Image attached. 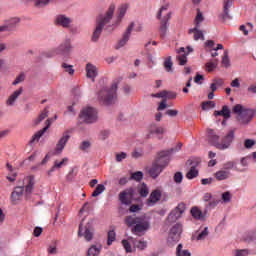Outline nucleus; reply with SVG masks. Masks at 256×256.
<instances>
[{
  "mask_svg": "<svg viewBox=\"0 0 256 256\" xmlns=\"http://www.w3.org/2000/svg\"><path fill=\"white\" fill-rule=\"evenodd\" d=\"M132 243H134V247L144 250L147 248V242L146 241H141V240H132Z\"/></svg>",
  "mask_w": 256,
  "mask_h": 256,
  "instance_id": "41",
  "label": "nucleus"
},
{
  "mask_svg": "<svg viewBox=\"0 0 256 256\" xmlns=\"http://www.w3.org/2000/svg\"><path fill=\"white\" fill-rule=\"evenodd\" d=\"M235 256H249V250H247V249L236 250L235 251Z\"/></svg>",
  "mask_w": 256,
  "mask_h": 256,
  "instance_id": "60",
  "label": "nucleus"
},
{
  "mask_svg": "<svg viewBox=\"0 0 256 256\" xmlns=\"http://www.w3.org/2000/svg\"><path fill=\"white\" fill-rule=\"evenodd\" d=\"M48 117V110L45 108L42 113L34 120V125L38 126L42 121Z\"/></svg>",
  "mask_w": 256,
  "mask_h": 256,
  "instance_id": "34",
  "label": "nucleus"
},
{
  "mask_svg": "<svg viewBox=\"0 0 256 256\" xmlns=\"http://www.w3.org/2000/svg\"><path fill=\"white\" fill-rule=\"evenodd\" d=\"M167 11H168V6H162L156 16L158 19H161L163 15V18L160 21V27H159V33H160L161 39H164L166 37L167 30H168L167 24H168V21H170L171 19V13Z\"/></svg>",
  "mask_w": 256,
  "mask_h": 256,
  "instance_id": "6",
  "label": "nucleus"
},
{
  "mask_svg": "<svg viewBox=\"0 0 256 256\" xmlns=\"http://www.w3.org/2000/svg\"><path fill=\"white\" fill-rule=\"evenodd\" d=\"M55 23L57 26H60L64 29H70L73 20L66 15L61 14L56 17Z\"/></svg>",
  "mask_w": 256,
  "mask_h": 256,
  "instance_id": "15",
  "label": "nucleus"
},
{
  "mask_svg": "<svg viewBox=\"0 0 256 256\" xmlns=\"http://www.w3.org/2000/svg\"><path fill=\"white\" fill-rule=\"evenodd\" d=\"M57 0H37L35 2L36 7H45L48 3H55Z\"/></svg>",
  "mask_w": 256,
  "mask_h": 256,
  "instance_id": "49",
  "label": "nucleus"
},
{
  "mask_svg": "<svg viewBox=\"0 0 256 256\" xmlns=\"http://www.w3.org/2000/svg\"><path fill=\"white\" fill-rule=\"evenodd\" d=\"M45 134L44 130H39L37 131L33 136L32 139L30 140V144H33L35 142H39L40 138Z\"/></svg>",
  "mask_w": 256,
  "mask_h": 256,
  "instance_id": "39",
  "label": "nucleus"
},
{
  "mask_svg": "<svg viewBox=\"0 0 256 256\" xmlns=\"http://www.w3.org/2000/svg\"><path fill=\"white\" fill-rule=\"evenodd\" d=\"M189 34H193L194 41H205V36L201 30L198 29V27H195L193 29H189Z\"/></svg>",
  "mask_w": 256,
  "mask_h": 256,
  "instance_id": "29",
  "label": "nucleus"
},
{
  "mask_svg": "<svg viewBox=\"0 0 256 256\" xmlns=\"http://www.w3.org/2000/svg\"><path fill=\"white\" fill-rule=\"evenodd\" d=\"M173 180L176 184H181L183 181V173L178 171L174 173Z\"/></svg>",
  "mask_w": 256,
  "mask_h": 256,
  "instance_id": "48",
  "label": "nucleus"
},
{
  "mask_svg": "<svg viewBox=\"0 0 256 256\" xmlns=\"http://www.w3.org/2000/svg\"><path fill=\"white\" fill-rule=\"evenodd\" d=\"M255 144H256V141L253 139H246L244 141V146L246 149H251L253 146H255Z\"/></svg>",
  "mask_w": 256,
  "mask_h": 256,
  "instance_id": "57",
  "label": "nucleus"
},
{
  "mask_svg": "<svg viewBox=\"0 0 256 256\" xmlns=\"http://www.w3.org/2000/svg\"><path fill=\"white\" fill-rule=\"evenodd\" d=\"M218 65H219V59L214 58V59L208 61V62L205 64L206 71L209 72V73H211V72H213L215 69L218 68Z\"/></svg>",
  "mask_w": 256,
  "mask_h": 256,
  "instance_id": "32",
  "label": "nucleus"
},
{
  "mask_svg": "<svg viewBox=\"0 0 256 256\" xmlns=\"http://www.w3.org/2000/svg\"><path fill=\"white\" fill-rule=\"evenodd\" d=\"M234 166H235V163L233 161H228V162L223 164V169L225 171H229L230 172V170H232L234 168Z\"/></svg>",
  "mask_w": 256,
  "mask_h": 256,
  "instance_id": "58",
  "label": "nucleus"
},
{
  "mask_svg": "<svg viewBox=\"0 0 256 256\" xmlns=\"http://www.w3.org/2000/svg\"><path fill=\"white\" fill-rule=\"evenodd\" d=\"M140 210H141V207L139 206V204H132V206H130V212L132 213H136Z\"/></svg>",
  "mask_w": 256,
  "mask_h": 256,
  "instance_id": "62",
  "label": "nucleus"
},
{
  "mask_svg": "<svg viewBox=\"0 0 256 256\" xmlns=\"http://www.w3.org/2000/svg\"><path fill=\"white\" fill-rule=\"evenodd\" d=\"M42 232H43V229H42V228L36 227V228L34 229L33 235H34L35 237H39V236L42 234Z\"/></svg>",
  "mask_w": 256,
  "mask_h": 256,
  "instance_id": "63",
  "label": "nucleus"
},
{
  "mask_svg": "<svg viewBox=\"0 0 256 256\" xmlns=\"http://www.w3.org/2000/svg\"><path fill=\"white\" fill-rule=\"evenodd\" d=\"M90 147H91L90 141H83V142L80 144V150H82V151H86V150H88Z\"/></svg>",
  "mask_w": 256,
  "mask_h": 256,
  "instance_id": "59",
  "label": "nucleus"
},
{
  "mask_svg": "<svg viewBox=\"0 0 256 256\" xmlns=\"http://www.w3.org/2000/svg\"><path fill=\"white\" fill-rule=\"evenodd\" d=\"M116 240V233H115V231H110L109 233H108V245L110 246V245H112V243L114 242Z\"/></svg>",
  "mask_w": 256,
  "mask_h": 256,
  "instance_id": "54",
  "label": "nucleus"
},
{
  "mask_svg": "<svg viewBox=\"0 0 256 256\" xmlns=\"http://www.w3.org/2000/svg\"><path fill=\"white\" fill-rule=\"evenodd\" d=\"M79 237H85V239L89 242L93 239V233L91 230L87 227L83 228V225L81 224L79 227V232H78Z\"/></svg>",
  "mask_w": 256,
  "mask_h": 256,
  "instance_id": "24",
  "label": "nucleus"
},
{
  "mask_svg": "<svg viewBox=\"0 0 256 256\" xmlns=\"http://www.w3.org/2000/svg\"><path fill=\"white\" fill-rule=\"evenodd\" d=\"M223 203H230L232 199V194L231 192H223L221 195Z\"/></svg>",
  "mask_w": 256,
  "mask_h": 256,
  "instance_id": "50",
  "label": "nucleus"
},
{
  "mask_svg": "<svg viewBox=\"0 0 256 256\" xmlns=\"http://www.w3.org/2000/svg\"><path fill=\"white\" fill-rule=\"evenodd\" d=\"M122 246H124V250H126V253H132L133 249L130 245V243L127 240H122Z\"/></svg>",
  "mask_w": 256,
  "mask_h": 256,
  "instance_id": "55",
  "label": "nucleus"
},
{
  "mask_svg": "<svg viewBox=\"0 0 256 256\" xmlns=\"http://www.w3.org/2000/svg\"><path fill=\"white\" fill-rule=\"evenodd\" d=\"M135 193V188H126V190H122V192L118 194V201H120L122 205L130 206L133 203Z\"/></svg>",
  "mask_w": 256,
  "mask_h": 256,
  "instance_id": "9",
  "label": "nucleus"
},
{
  "mask_svg": "<svg viewBox=\"0 0 256 256\" xmlns=\"http://www.w3.org/2000/svg\"><path fill=\"white\" fill-rule=\"evenodd\" d=\"M70 139V135L68 133H64L63 136L59 139L57 145H56V153L61 154L64 150L67 142Z\"/></svg>",
  "mask_w": 256,
  "mask_h": 256,
  "instance_id": "18",
  "label": "nucleus"
},
{
  "mask_svg": "<svg viewBox=\"0 0 256 256\" xmlns=\"http://www.w3.org/2000/svg\"><path fill=\"white\" fill-rule=\"evenodd\" d=\"M209 235V230L208 228H204L203 231H201L198 236H197V240H205L207 238V236Z\"/></svg>",
  "mask_w": 256,
  "mask_h": 256,
  "instance_id": "51",
  "label": "nucleus"
},
{
  "mask_svg": "<svg viewBox=\"0 0 256 256\" xmlns=\"http://www.w3.org/2000/svg\"><path fill=\"white\" fill-rule=\"evenodd\" d=\"M79 119L85 124H95L98 121V111L94 107L86 106L81 110Z\"/></svg>",
  "mask_w": 256,
  "mask_h": 256,
  "instance_id": "7",
  "label": "nucleus"
},
{
  "mask_svg": "<svg viewBox=\"0 0 256 256\" xmlns=\"http://www.w3.org/2000/svg\"><path fill=\"white\" fill-rule=\"evenodd\" d=\"M101 252V248L93 245L89 250H88V256H99Z\"/></svg>",
  "mask_w": 256,
  "mask_h": 256,
  "instance_id": "44",
  "label": "nucleus"
},
{
  "mask_svg": "<svg viewBox=\"0 0 256 256\" xmlns=\"http://www.w3.org/2000/svg\"><path fill=\"white\" fill-rule=\"evenodd\" d=\"M130 5L128 3L121 4L118 6V11L116 12V20L114 21L113 26H118L122 19L125 17Z\"/></svg>",
  "mask_w": 256,
  "mask_h": 256,
  "instance_id": "11",
  "label": "nucleus"
},
{
  "mask_svg": "<svg viewBox=\"0 0 256 256\" xmlns=\"http://www.w3.org/2000/svg\"><path fill=\"white\" fill-rule=\"evenodd\" d=\"M143 179V172L142 171H136L130 175V180H134L136 182H140Z\"/></svg>",
  "mask_w": 256,
  "mask_h": 256,
  "instance_id": "43",
  "label": "nucleus"
},
{
  "mask_svg": "<svg viewBox=\"0 0 256 256\" xmlns=\"http://www.w3.org/2000/svg\"><path fill=\"white\" fill-rule=\"evenodd\" d=\"M201 163L199 159L191 162V167L188 170V172L185 174V177L188 180H193L199 176V170L197 169V166Z\"/></svg>",
  "mask_w": 256,
  "mask_h": 256,
  "instance_id": "14",
  "label": "nucleus"
},
{
  "mask_svg": "<svg viewBox=\"0 0 256 256\" xmlns=\"http://www.w3.org/2000/svg\"><path fill=\"white\" fill-rule=\"evenodd\" d=\"M25 81V74L24 73H20L17 78L15 79V81L12 83L13 86H16L22 82Z\"/></svg>",
  "mask_w": 256,
  "mask_h": 256,
  "instance_id": "53",
  "label": "nucleus"
},
{
  "mask_svg": "<svg viewBox=\"0 0 256 256\" xmlns=\"http://www.w3.org/2000/svg\"><path fill=\"white\" fill-rule=\"evenodd\" d=\"M117 88L118 83L114 82L112 83V87L110 89H102L99 92V99L104 105H111L115 103V100L117 98Z\"/></svg>",
  "mask_w": 256,
  "mask_h": 256,
  "instance_id": "5",
  "label": "nucleus"
},
{
  "mask_svg": "<svg viewBox=\"0 0 256 256\" xmlns=\"http://www.w3.org/2000/svg\"><path fill=\"white\" fill-rule=\"evenodd\" d=\"M105 186L104 184H98L97 188L94 190L92 197H98L105 191Z\"/></svg>",
  "mask_w": 256,
  "mask_h": 256,
  "instance_id": "45",
  "label": "nucleus"
},
{
  "mask_svg": "<svg viewBox=\"0 0 256 256\" xmlns=\"http://www.w3.org/2000/svg\"><path fill=\"white\" fill-rule=\"evenodd\" d=\"M208 141L219 150H226L230 147L234 140L235 132L230 130L227 135L219 142V136L215 133L213 129H207Z\"/></svg>",
  "mask_w": 256,
  "mask_h": 256,
  "instance_id": "3",
  "label": "nucleus"
},
{
  "mask_svg": "<svg viewBox=\"0 0 256 256\" xmlns=\"http://www.w3.org/2000/svg\"><path fill=\"white\" fill-rule=\"evenodd\" d=\"M58 55H60V54H59L57 48H54V49L44 52L42 56L44 58L50 59V58H54L55 56H58Z\"/></svg>",
  "mask_w": 256,
  "mask_h": 256,
  "instance_id": "36",
  "label": "nucleus"
},
{
  "mask_svg": "<svg viewBox=\"0 0 256 256\" xmlns=\"http://www.w3.org/2000/svg\"><path fill=\"white\" fill-rule=\"evenodd\" d=\"M62 69H64L65 73H68L70 76H73L75 73V70L73 69V65H69L67 63H62L61 65Z\"/></svg>",
  "mask_w": 256,
  "mask_h": 256,
  "instance_id": "38",
  "label": "nucleus"
},
{
  "mask_svg": "<svg viewBox=\"0 0 256 256\" xmlns=\"http://www.w3.org/2000/svg\"><path fill=\"white\" fill-rule=\"evenodd\" d=\"M19 18H11L6 21V24L0 26V28H6L5 32H11L19 24Z\"/></svg>",
  "mask_w": 256,
  "mask_h": 256,
  "instance_id": "22",
  "label": "nucleus"
},
{
  "mask_svg": "<svg viewBox=\"0 0 256 256\" xmlns=\"http://www.w3.org/2000/svg\"><path fill=\"white\" fill-rule=\"evenodd\" d=\"M23 194H24V186H16V188H14L11 194V198L13 201H18L23 196Z\"/></svg>",
  "mask_w": 256,
  "mask_h": 256,
  "instance_id": "30",
  "label": "nucleus"
},
{
  "mask_svg": "<svg viewBox=\"0 0 256 256\" xmlns=\"http://www.w3.org/2000/svg\"><path fill=\"white\" fill-rule=\"evenodd\" d=\"M68 163V158L65 157L61 161L55 160L54 165L47 171L48 176H52L53 172L60 170L63 166H66Z\"/></svg>",
  "mask_w": 256,
  "mask_h": 256,
  "instance_id": "16",
  "label": "nucleus"
},
{
  "mask_svg": "<svg viewBox=\"0 0 256 256\" xmlns=\"http://www.w3.org/2000/svg\"><path fill=\"white\" fill-rule=\"evenodd\" d=\"M176 256H191V253L187 250H183V245L179 244L176 248Z\"/></svg>",
  "mask_w": 256,
  "mask_h": 256,
  "instance_id": "37",
  "label": "nucleus"
},
{
  "mask_svg": "<svg viewBox=\"0 0 256 256\" xmlns=\"http://www.w3.org/2000/svg\"><path fill=\"white\" fill-rule=\"evenodd\" d=\"M116 6L111 4L105 14H100L96 19V28L93 31L92 42L97 43L102 35L105 26L110 24V21L114 17Z\"/></svg>",
  "mask_w": 256,
  "mask_h": 256,
  "instance_id": "1",
  "label": "nucleus"
},
{
  "mask_svg": "<svg viewBox=\"0 0 256 256\" xmlns=\"http://www.w3.org/2000/svg\"><path fill=\"white\" fill-rule=\"evenodd\" d=\"M22 87H20L18 90L14 91L10 97L8 98L6 105L7 106H13L14 103L16 102V100L18 99V97L22 94Z\"/></svg>",
  "mask_w": 256,
  "mask_h": 256,
  "instance_id": "28",
  "label": "nucleus"
},
{
  "mask_svg": "<svg viewBox=\"0 0 256 256\" xmlns=\"http://www.w3.org/2000/svg\"><path fill=\"white\" fill-rule=\"evenodd\" d=\"M161 196H162L161 190H153L150 193V198H148V201H146V205L148 206L155 205L158 201H160Z\"/></svg>",
  "mask_w": 256,
  "mask_h": 256,
  "instance_id": "17",
  "label": "nucleus"
},
{
  "mask_svg": "<svg viewBox=\"0 0 256 256\" xmlns=\"http://www.w3.org/2000/svg\"><path fill=\"white\" fill-rule=\"evenodd\" d=\"M182 232H183V226L179 223L175 224L169 231L167 243L170 246L177 244L181 239Z\"/></svg>",
  "mask_w": 256,
  "mask_h": 256,
  "instance_id": "8",
  "label": "nucleus"
},
{
  "mask_svg": "<svg viewBox=\"0 0 256 256\" xmlns=\"http://www.w3.org/2000/svg\"><path fill=\"white\" fill-rule=\"evenodd\" d=\"M204 21L203 14L201 12H197V15L195 17V23H196V28L200 27V24Z\"/></svg>",
  "mask_w": 256,
  "mask_h": 256,
  "instance_id": "52",
  "label": "nucleus"
},
{
  "mask_svg": "<svg viewBox=\"0 0 256 256\" xmlns=\"http://www.w3.org/2000/svg\"><path fill=\"white\" fill-rule=\"evenodd\" d=\"M177 56L176 59L178 61V65L179 66H185L187 64V54L185 53V48L184 47H180L177 50Z\"/></svg>",
  "mask_w": 256,
  "mask_h": 256,
  "instance_id": "20",
  "label": "nucleus"
},
{
  "mask_svg": "<svg viewBox=\"0 0 256 256\" xmlns=\"http://www.w3.org/2000/svg\"><path fill=\"white\" fill-rule=\"evenodd\" d=\"M185 210L186 204H184V202H180L179 204H177L176 208H173V210L169 212L167 216V221L169 223H175L182 217V215L185 213Z\"/></svg>",
  "mask_w": 256,
  "mask_h": 256,
  "instance_id": "10",
  "label": "nucleus"
},
{
  "mask_svg": "<svg viewBox=\"0 0 256 256\" xmlns=\"http://www.w3.org/2000/svg\"><path fill=\"white\" fill-rule=\"evenodd\" d=\"M126 225H128L129 227L133 226V225H137L138 220L137 218H135L134 216H126Z\"/></svg>",
  "mask_w": 256,
  "mask_h": 256,
  "instance_id": "46",
  "label": "nucleus"
},
{
  "mask_svg": "<svg viewBox=\"0 0 256 256\" xmlns=\"http://www.w3.org/2000/svg\"><path fill=\"white\" fill-rule=\"evenodd\" d=\"M170 150H162L158 153L155 162L152 163L148 173L152 178H157L170 162Z\"/></svg>",
  "mask_w": 256,
  "mask_h": 256,
  "instance_id": "2",
  "label": "nucleus"
},
{
  "mask_svg": "<svg viewBox=\"0 0 256 256\" xmlns=\"http://www.w3.org/2000/svg\"><path fill=\"white\" fill-rule=\"evenodd\" d=\"M34 185H35L34 177L33 176H28L27 177V184L25 186V196H26V198H28L32 194V191L34 189Z\"/></svg>",
  "mask_w": 256,
  "mask_h": 256,
  "instance_id": "26",
  "label": "nucleus"
},
{
  "mask_svg": "<svg viewBox=\"0 0 256 256\" xmlns=\"http://www.w3.org/2000/svg\"><path fill=\"white\" fill-rule=\"evenodd\" d=\"M232 112L237 115V121L243 125L249 124L255 115L253 109L244 107L242 104H236L233 106Z\"/></svg>",
  "mask_w": 256,
  "mask_h": 256,
  "instance_id": "4",
  "label": "nucleus"
},
{
  "mask_svg": "<svg viewBox=\"0 0 256 256\" xmlns=\"http://www.w3.org/2000/svg\"><path fill=\"white\" fill-rule=\"evenodd\" d=\"M148 130L150 131V134H155L158 136L164 134V128L156 124H151Z\"/></svg>",
  "mask_w": 256,
  "mask_h": 256,
  "instance_id": "33",
  "label": "nucleus"
},
{
  "mask_svg": "<svg viewBox=\"0 0 256 256\" xmlns=\"http://www.w3.org/2000/svg\"><path fill=\"white\" fill-rule=\"evenodd\" d=\"M222 65L224 68H229L231 66L228 51H224V54L222 57Z\"/></svg>",
  "mask_w": 256,
  "mask_h": 256,
  "instance_id": "40",
  "label": "nucleus"
},
{
  "mask_svg": "<svg viewBox=\"0 0 256 256\" xmlns=\"http://www.w3.org/2000/svg\"><path fill=\"white\" fill-rule=\"evenodd\" d=\"M234 0H224L223 2V14L222 19H231L229 15V9L232 7Z\"/></svg>",
  "mask_w": 256,
  "mask_h": 256,
  "instance_id": "27",
  "label": "nucleus"
},
{
  "mask_svg": "<svg viewBox=\"0 0 256 256\" xmlns=\"http://www.w3.org/2000/svg\"><path fill=\"white\" fill-rule=\"evenodd\" d=\"M135 24L134 23H130V25H128V28H126V32H124V35H122V39H120V41H118V46H116V49H120L125 47V45L128 43L131 33L134 29Z\"/></svg>",
  "mask_w": 256,
  "mask_h": 256,
  "instance_id": "12",
  "label": "nucleus"
},
{
  "mask_svg": "<svg viewBox=\"0 0 256 256\" xmlns=\"http://www.w3.org/2000/svg\"><path fill=\"white\" fill-rule=\"evenodd\" d=\"M217 181L227 180L231 176V172L229 170L221 169L215 172L214 174Z\"/></svg>",
  "mask_w": 256,
  "mask_h": 256,
  "instance_id": "25",
  "label": "nucleus"
},
{
  "mask_svg": "<svg viewBox=\"0 0 256 256\" xmlns=\"http://www.w3.org/2000/svg\"><path fill=\"white\" fill-rule=\"evenodd\" d=\"M172 67H173L172 57L169 56L164 61V68H165L166 72H171Z\"/></svg>",
  "mask_w": 256,
  "mask_h": 256,
  "instance_id": "42",
  "label": "nucleus"
},
{
  "mask_svg": "<svg viewBox=\"0 0 256 256\" xmlns=\"http://www.w3.org/2000/svg\"><path fill=\"white\" fill-rule=\"evenodd\" d=\"M48 253L49 254H57V247H56V245L49 246Z\"/></svg>",
  "mask_w": 256,
  "mask_h": 256,
  "instance_id": "64",
  "label": "nucleus"
},
{
  "mask_svg": "<svg viewBox=\"0 0 256 256\" xmlns=\"http://www.w3.org/2000/svg\"><path fill=\"white\" fill-rule=\"evenodd\" d=\"M138 193H140V197H147L149 195V190L146 184H142V186H140Z\"/></svg>",
  "mask_w": 256,
  "mask_h": 256,
  "instance_id": "47",
  "label": "nucleus"
},
{
  "mask_svg": "<svg viewBox=\"0 0 256 256\" xmlns=\"http://www.w3.org/2000/svg\"><path fill=\"white\" fill-rule=\"evenodd\" d=\"M214 116L215 117L222 116L225 120H228L231 118V110H230L229 106L224 105V106H222L221 110L214 111Z\"/></svg>",
  "mask_w": 256,
  "mask_h": 256,
  "instance_id": "21",
  "label": "nucleus"
},
{
  "mask_svg": "<svg viewBox=\"0 0 256 256\" xmlns=\"http://www.w3.org/2000/svg\"><path fill=\"white\" fill-rule=\"evenodd\" d=\"M127 158L126 152L116 153V162L120 163Z\"/></svg>",
  "mask_w": 256,
  "mask_h": 256,
  "instance_id": "56",
  "label": "nucleus"
},
{
  "mask_svg": "<svg viewBox=\"0 0 256 256\" xmlns=\"http://www.w3.org/2000/svg\"><path fill=\"white\" fill-rule=\"evenodd\" d=\"M142 155H143V151L142 150H134V151H132V158H134V159L141 158Z\"/></svg>",
  "mask_w": 256,
  "mask_h": 256,
  "instance_id": "61",
  "label": "nucleus"
},
{
  "mask_svg": "<svg viewBox=\"0 0 256 256\" xmlns=\"http://www.w3.org/2000/svg\"><path fill=\"white\" fill-rule=\"evenodd\" d=\"M191 216L196 219V220H205V216L202 212V210H200V208H197V206H194L193 208H191L190 210Z\"/></svg>",
  "mask_w": 256,
  "mask_h": 256,
  "instance_id": "31",
  "label": "nucleus"
},
{
  "mask_svg": "<svg viewBox=\"0 0 256 256\" xmlns=\"http://www.w3.org/2000/svg\"><path fill=\"white\" fill-rule=\"evenodd\" d=\"M58 54L68 56L72 52V44L70 39H65L57 48Z\"/></svg>",
  "mask_w": 256,
  "mask_h": 256,
  "instance_id": "13",
  "label": "nucleus"
},
{
  "mask_svg": "<svg viewBox=\"0 0 256 256\" xmlns=\"http://www.w3.org/2000/svg\"><path fill=\"white\" fill-rule=\"evenodd\" d=\"M149 229V223L147 222H141L136 223V226H134V229H132V232L134 234L140 236L143 232L147 231Z\"/></svg>",
  "mask_w": 256,
  "mask_h": 256,
  "instance_id": "23",
  "label": "nucleus"
},
{
  "mask_svg": "<svg viewBox=\"0 0 256 256\" xmlns=\"http://www.w3.org/2000/svg\"><path fill=\"white\" fill-rule=\"evenodd\" d=\"M86 72L87 78L94 82L95 78L98 76V68L92 63H87Z\"/></svg>",
  "mask_w": 256,
  "mask_h": 256,
  "instance_id": "19",
  "label": "nucleus"
},
{
  "mask_svg": "<svg viewBox=\"0 0 256 256\" xmlns=\"http://www.w3.org/2000/svg\"><path fill=\"white\" fill-rule=\"evenodd\" d=\"M216 107L215 101H204L202 102L201 108L203 111L211 110Z\"/></svg>",
  "mask_w": 256,
  "mask_h": 256,
  "instance_id": "35",
  "label": "nucleus"
}]
</instances>
